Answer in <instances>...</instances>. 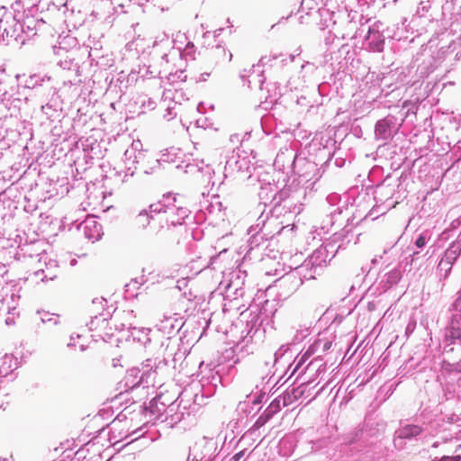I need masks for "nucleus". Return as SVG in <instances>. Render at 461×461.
<instances>
[{"mask_svg": "<svg viewBox=\"0 0 461 461\" xmlns=\"http://www.w3.org/2000/svg\"><path fill=\"white\" fill-rule=\"evenodd\" d=\"M73 339H74V337H73V335H72V336L70 337V340H73ZM73 346H74L73 341H70V342H68V347H73Z\"/></svg>", "mask_w": 461, "mask_h": 461, "instance_id": "e2e57ef3", "label": "nucleus"}, {"mask_svg": "<svg viewBox=\"0 0 461 461\" xmlns=\"http://www.w3.org/2000/svg\"><path fill=\"white\" fill-rule=\"evenodd\" d=\"M309 68L312 72L315 70V66L312 63L306 62L305 64L302 65V69Z\"/></svg>", "mask_w": 461, "mask_h": 461, "instance_id": "864d4df0", "label": "nucleus"}, {"mask_svg": "<svg viewBox=\"0 0 461 461\" xmlns=\"http://www.w3.org/2000/svg\"><path fill=\"white\" fill-rule=\"evenodd\" d=\"M105 304H106V301L103 297H101V298H95L92 301V305H93V307L96 308L95 309L96 311L99 310V309L103 310L104 308Z\"/></svg>", "mask_w": 461, "mask_h": 461, "instance_id": "37998d69", "label": "nucleus"}, {"mask_svg": "<svg viewBox=\"0 0 461 461\" xmlns=\"http://www.w3.org/2000/svg\"><path fill=\"white\" fill-rule=\"evenodd\" d=\"M41 251H37V256H41L43 249H40Z\"/></svg>", "mask_w": 461, "mask_h": 461, "instance_id": "338daca9", "label": "nucleus"}, {"mask_svg": "<svg viewBox=\"0 0 461 461\" xmlns=\"http://www.w3.org/2000/svg\"><path fill=\"white\" fill-rule=\"evenodd\" d=\"M166 41H167V43H169V44H171V43H172V41H169V39H168L167 37H166Z\"/></svg>", "mask_w": 461, "mask_h": 461, "instance_id": "69168bd1", "label": "nucleus"}, {"mask_svg": "<svg viewBox=\"0 0 461 461\" xmlns=\"http://www.w3.org/2000/svg\"><path fill=\"white\" fill-rule=\"evenodd\" d=\"M100 317H102L103 322H104L107 320V318L105 316H104V313H100V316L95 315L94 317H92V320L89 323L91 330H93L94 328H96L98 326L97 322L99 321Z\"/></svg>", "mask_w": 461, "mask_h": 461, "instance_id": "a18cd8bd", "label": "nucleus"}, {"mask_svg": "<svg viewBox=\"0 0 461 461\" xmlns=\"http://www.w3.org/2000/svg\"><path fill=\"white\" fill-rule=\"evenodd\" d=\"M427 425L425 422L420 423H405L395 431L393 443L397 447H402V440L409 441L419 440L426 432Z\"/></svg>", "mask_w": 461, "mask_h": 461, "instance_id": "6e6552de", "label": "nucleus"}, {"mask_svg": "<svg viewBox=\"0 0 461 461\" xmlns=\"http://www.w3.org/2000/svg\"><path fill=\"white\" fill-rule=\"evenodd\" d=\"M274 167L286 175L294 174L308 180L311 172L317 169V165L304 158H297L295 149L291 145L280 148L274 161Z\"/></svg>", "mask_w": 461, "mask_h": 461, "instance_id": "f03ea898", "label": "nucleus"}, {"mask_svg": "<svg viewBox=\"0 0 461 461\" xmlns=\"http://www.w3.org/2000/svg\"><path fill=\"white\" fill-rule=\"evenodd\" d=\"M265 211H266V209H264V210H263L262 214H261V215L259 216V218H258V221H261V222H263V223L265 222V219H264V213H265Z\"/></svg>", "mask_w": 461, "mask_h": 461, "instance_id": "052dcab7", "label": "nucleus"}, {"mask_svg": "<svg viewBox=\"0 0 461 461\" xmlns=\"http://www.w3.org/2000/svg\"><path fill=\"white\" fill-rule=\"evenodd\" d=\"M55 277V275H49L45 273V270L42 268H40L29 276V279H31L32 282L38 283L39 280L41 282H45L46 280H53Z\"/></svg>", "mask_w": 461, "mask_h": 461, "instance_id": "c85d7f7f", "label": "nucleus"}, {"mask_svg": "<svg viewBox=\"0 0 461 461\" xmlns=\"http://www.w3.org/2000/svg\"><path fill=\"white\" fill-rule=\"evenodd\" d=\"M402 278V271L398 267H394L392 270L385 273L382 278V283H384V286L385 289L392 287L393 285L398 284V282Z\"/></svg>", "mask_w": 461, "mask_h": 461, "instance_id": "412c9836", "label": "nucleus"}, {"mask_svg": "<svg viewBox=\"0 0 461 461\" xmlns=\"http://www.w3.org/2000/svg\"><path fill=\"white\" fill-rule=\"evenodd\" d=\"M321 341H318V342H316V343L313 345V347H315V348H319V347L321 346Z\"/></svg>", "mask_w": 461, "mask_h": 461, "instance_id": "0e129e2a", "label": "nucleus"}, {"mask_svg": "<svg viewBox=\"0 0 461 461\" xmlns=\"http://www.w3.org/2000/svg\"><path fill=\"white\" fill-rule=\"evenodd\" d=\"M258 68H257V66L256 65H253L251 68H249V69L247 68H244L240 74V78L244 81L245 78L247 77L248 78V76L251 75V73H255L257 72Z\"/></svg>", "mask_w": 461, "mask_h": 461, "instance_id": "c03bdc74", "label": "nucleus"}, {"mask_svg": "<svg viewBox=\"0 0 461 461\" xmlns=\"http://www.w3.org/2000/svg\"><path fill=\"white\" fill-rule=\"evenodd\" d=\"M461 254V239L453 241L446 249L442 258L454 265Z\"/></svg>", "mask_w": 461, "mask_h": 461, "instance_id": "aec40b11", "label": "nucleus"}, {"mask_svg": "<svg viewBox=\"0 0 461 461\" xmlns=\"http://www.w3.org/2000/svg\"><path fill=\"white\" fill-rule=\"evenodd\" d=\"M1 31L2 38L7 44L13 42L17 45H23L26 41L38 33H49L51 30L43 17L26 14L23 22H20L12 13H8L0 18Z\"/></svg>", "mask_w": 461, "mask_h": 461, "instance_id": "f257e3e1", "label": "nucleus"}, {"mask_svg": "<svg viewBox=\"0 0 461 461\" xmlns=\"http://www.w3.org/2000/svg\"><path fill=\"white\" fill-rule=\"evenodd\" d=\"M161 405V408L158 407L157 400H152L149 402L150 412L153 414L158 413V416L160 414H165V420H167L171 425H175L182 421L185 415L190 416L189 412L180 411V405L176 404L175 402H172L167 407H165V404L163 403Z\"/></svg>", "mask_w": 461, "mask_h": 461, "instance_id": "9b49d317", "label": "nucleus"}, {"mask_svg": "<svg viewBox=\"0 0 461 461\" xmlns=\"http://www.w3.org/2000/svg\"><path fill=\"white\" fill-rule=\"evenodd\" d=\"M453 443H456V441H454L453 439L446 440L442 443L437 441L432 444V447H438L439 446H442L443 451H447L448 446L452 445Z\"/></svg>", "mask_w": 461, "mask_h": 461, "instance_id": "49530a36", "label": "nucleus"}, {"mask_svg": "<svg viewBox=\"0 0 461 461\" xmlns=\"http://www.w3.org/2000/svg\"><path fill=\"white\" fill-rule=\"evenodd\" d=\"M215 202H211L206 210L211 215L216 214L221 212V203L218 201V198H214Z\"/></svg>", "mask_w": 461, "mask_h": 461, "instance_id": "ea45409f", "label": "nucleus"}, {"mask_svg": "<svg viewBox=\"0 0 461 461\" xmlns=\"http://www.w3.org/2000/svg\"><path fill=\"white\" fill-rule=\"evenodd\" d=\"M335 245L327 243L315 249L300 266L306 273H312V279L320 276L327 263L335 256Z\"/></svg>", "mask_w": 461, "mask_h": 461, "instance_id": "7ed1b4c3", "label": "nucleus"}, {"mask_svg": "<svg viewBox=\"0 0 461 461\" xmlns=\"http://www.w3.org/2000/svg\"><path fill=\"white\" fill-rule=\"evenodd\" d=\"M201 167H202V164L199 165L198 163H187L185 166L184 171H185V173L190 174V175L194 176V178H196Z\"/></svg>", "mask_w": 461, "mask_h": 461, "instance_id": "e433bc0d", "label": "nucleus"}, {"mask_svg": "<svg viewBox=\"0 0 461 461\" xmlns=\"http://www.w3.org/2000/svg\"><path fill=\"white\" fill-rule=\"evenodd\" d=\"M312 280V273H306L300 266L278 279L279 294L285 298L294 294L304 281Z\"/></svg>", "mask_w": 461, "mask_h": 461, "instance_id": "20e7f679", "label": "nucleus"}, {"mask_svg": "<svg viewBox=\"0 0 461 461\" xmlns=\"http://www.w3.org/2000/svg\"><path fill=\"white\" fill-rule=\"evenodd\" d=\"M311 0H303L302 1V6L303 7H308V5L310 3Z\"/></svg>", "mask_w": 461, "mask_h": 461, "instance_id": "bf43d9fd", "label": "nucleus"}, {"mask_svg": "<svg viewBox=\"0 0 461 461\" xmlns=\"http://www.w3.org/2000/svg\"><path fill=\"white\" fill-rule=\"evenodd\" d=\"M79 230H82L84 236L88 240L97 241L101 239L102 232V225L97 221L95 216L87 217L80 225Z\"/></svg>", "mask_w": 461, "mask_h": 461, "instance_id": "dca6fc26", "label": "nucleus"}, {"mask_svg": "<svg viewBox=\"0 0 461 461\" xmlns=\"http://www.w3.org/2000/svg\"><path fill=\"white\" fill-rule=\"evenodd\" d=\"M245 453H246V449H242V450L239 451L238 453H236L235 455H233L231 457H230L226 461H240L245 456Z\"/></svg>", "mask_w": 461, "mask_h": 461, "instance_id": "8fccbe9b", "label": "nucleus"}, {"mask_svg": "<svg viewBox=\"0 0 461 461\" xmlns=\"http://www.w3.org/2000/svg\"><path fill=\"white\" fill-rule=\"evenodd\" d=\"M311 348L300 357V358H297L295 359L296 361V365H295V367L293 371V373H295L296 371H298L300 369V367L303 365V363L309 358V357L311 356Z\"/></svg>", "mask_w": 461, "mask_h": 461, "instance_id": "a19ab883", "label": "nucleus"}, {"mask_svg": "<svg viewBox=\"0 0 461 461\" xmlns=\"http://www.w3.org/2000/svg\"><path fill=\"white\" fill-rule=\"evenodd\" d=\"M121 317H122V319L124 320V322L121 323L120 329L121 330L131 329L132 328V323L130 321L133 317V311H123L122 312V316Z\"/></svg>", "mask_w": 461, "mask_h": 461, "instance_id": "f704fd0d", "label": "nucleus"}, {"mask_svg": "<svg viewBox=\"0 0 461 461\" xmlns=\"http://www.w3.org/2000/svg\"><path fill=\"white\" fill-rule=\"evenodd\" d=\"M141 431H142V428H140V429L132 431V433L131 435H129V437H132L137 434H138V436L132 438L131 441H133V440L137 439L138 438H140V436H142L144 434V432H141Z\"/></svg>", "mask_w": 461, "mask_h": 461, "instance_id": "3c124183", "label": "nucleus"}, {"mask_svg": "<svg viewBox=\"0 0 461 461\" xmlns=\"http://www.w3.org/2000/svg\"><path fill=\"white\" fill-rule=\"evenodd\" d=\"M167 200L168 203L166 221L173 226L181 224L182 221L188 217L189 209L183 205L180 196L167 194Z\"/></svg>", "mask_w": 461, "mask_h": 461, "instance_id": "1a4fd4ad", "label": "nucleus"}, {"mask_svg": "<svg viewBox=\"0 0 461 461\" xmlns=\"http://www.w3.org/2000/svg\"><path fill=\"white\" fill-rule=\"evenodd\" d=\"M303 392L300 391L299 388L294 390V398L299 397Z\"/></svg>", "mask_w": 461, "mask_h": 461, "instance_id": "4d7b16f0", "label": "nucleus"}, {"mask_svg": "<svg viewBox=\"0 0 461 461\" xmlns=\"http://www.w3.org/2000/svg\"><path fill=\"white\" fill-rule=\"evenodd\" d=\"M209 76H210V74H209V73H203V74H201V76H200V80H201V81H205Z\"/></svg>", "mask_w": 461, "mask_h": 461, "instance_id": "13d9d810", "label": "nucleus"}, {"mask_svg": "<svg viewBox=\"0 0 461 461\" xmlns=\"http://www.w3.org/2000/svg\"><path fill=\"white\" fill-rule=\"evenodd\" d=\"M453 310L456 312L455 314L461 315V291L459 292L458 297L453 303Z\"/></svg>", "mask_w": 461, "mask_h": 461, "instance_id": "de8ad7c7", "label": "nucleus"}, {"mask_svg": "<svg viewBox=\"0 0 461 461\" xmlns=\"http://www.w3.org/2000/svg\"><path fill=\"white\" fill-rule=\"evenodd\" d=\"M381 23H374L368 28L366 41L370 50L375 52H382L384 49L385 38L380 32Z\"/></svg>", "mask_w": 461, "mask_h": 461, "instance_id": "2eb2a0df", "label": "nucleus"}, {"mask_svg": "<svg viewBox=\"0 0 461 461\" xmlns=\"http://www.w3.org/2000/svg\"><path fill=\"white\" fill-rule=\"evenodd\" d=\"M38 78H39V76L34 75V76H32V77H30V81H31V82L33 84V86H34L35 84H37V83H38Z\"/></svg>", "mask_w": 461, "mask_h": 461, "instance_id": "6e6d98bb", "label": "nucleus"}, {"mask_svg": "<svg viewBox=\"0 0 461 461\" xmlns=\"http://www.w3.org/2000/svg\"><path fill=\"white\" fill-rule=\"evenodd\" d=\"M120 312H114L113 315H112V320H114L116 321L118 319V317L120 316Z\"/></svg>", "mask_w": 461, "mask_h": 461, "instance_id": "680f3d73", "label": "nucleus"}, {"mask_svg": "<svg viewBox=\"0 0 461 461\" xmlns=\"http://www.w3.org/2000/svg\"><path fill=\"white\" fill-rule=\"evenodd\" d=\"M263 72L264 71L262 69H258L257 72H253L251 75L248 76V84L249 87H258L259 89H262L263 84L266 80Z\"/></svg>", "mask_w": 461, "mask_h": 461, "instance_id": "cd10ccee", "label": "nucleus"}, {"mask_svg": "<svg viewBox=\"0 0 461 461\" xmlns=\"http://www.w3.org/2000/svg\"><path fill=\"white\" fill-rule=\"evenodd\" d=\"M146 157L147 155L145 152L135 153V151L127 149L124 152V161L126 164L124 177L132 176L134 175L137 168L135 164H141V167L145 174H151L155 171L156 168L159 167L160 159H153L152 166L150 167H145L143 163L146 159Z\"/></svg>", "mask_w": 461, "mask_h": 461, "instance_id": "0eeeda50", "label": "nucleus"}, {"mask_svg": "<svg viewBox=\"0 0 461 461\" xmlns=\"http://www.w3.org/2000/svg\"><path fill=\"white\" fill-rule=\"evenodd\" d=\"M450 48L451 45H448L447 47H441L439 50H437L435 59L438 66L447 59V57L449 54L453 52V50H450Z\"/></svg>", "mask_w": 461, "mask_h": 461, "instance_id": "2f4dec72", "label": "nucleus"}, {"mask_svg": "<svg viewBox=\"0 0 461 461\" xmlns=\"http://www.w3.org/2000/svg\"><path fill=\"white\" fill-rule=\"evenodd\" d=\"M430 7L431 5L429 0L420 1L418 5L414 15L418 17H424L426 14L429 11Z\"/></svg>", "mask_w": 461, "mask_h": 461, "instance_id": "473e14b6", "label": "nucleus"}, {"mask_svg": "<svg viewBox=\"0 0 461 461\" xmlns=\"http://www.w3.org/2000/svg\"><path fill=\"white\" fill-rule=\"evenodd\" d=\"M142 144L140 140H135L131 143V146L129 148L130 150L135 151V153L138 152H144L142 149Z\"/></svg>", "mask_w": 461, "mask_h": 461, "instance_id": "09e8293b", "label": "nucleus"}, {"mask_svg": "<svg viewBox=\"0 0 461 461\" xmlns=\"http://www.w3.org/2000/svg\"><path fill=\"white\" fill-rule=\"evenodd\" d=\"M401 122H398L397 117L389 114L384 118L377 121L375 128V135L376 140L388 141L397 133Z\"/></svg>", "mask_w": 461, "mask_h": 461, "instance_id": "f8f14e48", "label": "nucleus"}, {"mask_svg": "<svg viewBox=\"0 0 461 461\" xmlns=\"http://www.w3.org/2000/svg\"><path fill=\"white\" fill-rule=\"evenodd\" d=\"M59 316L51 314L50 312H43L41 320L43 323H50L51 325H57L59 323Z\"/></svg>", "mask_w": 461, "mask_h": 461, "instance_id": "4c0bfd02", "label": "nucleus"}, {"mask_svg": "<svg viewBox=\"0 0 461 461\" xmlns=\"http://www.w3.org/2000/svg\"><path fill=\"white\" fill-rule=\"evenodd\" d=\"M309 334V328L303 327L301 329L295 330V334L293 339L294 343H299L301 342L304 338H306Z\"/></svg>", "mask_w": 461, "mask_h": 461, "instance_id": "c9c22d12", "label": "nucleus"}, {"mask_svg": "<svg viewBox=\"0 0 461 461\" xmlns=\"http://www.w3.org/2000/svg\"><path fill=\"white\" fill-rule=\"evenodd\" d=\"M290 197L289 192L286 189L278 190L277 185L273 184H266L262 185L258 192L259 204L258 207L263 205L270 207V212L281 204L282 202L287 201Z\"/></svg>", "mask_w": 461, "mask_h": 461, "instance_id": "39448f33", "label": "nucleus"}, {"mask_svg": "<svg viewBox=\"0 0 461 461\" xmlns=\"http://www.w3.org/2000/svg\"><path fill=\"white\" fill-rule=\"evenodd\" d=\"M300 193H301L300 194H303V195L305 194V191L304 190L300 191Z\"/></svg>", "mask_w": 461, "mask_h": 461, "instance_id": "774afa93", "label": "nucleus"}, {"mask_svg": "<svg viewBox=\"0 0 461 461\" xmlns=\"http://www.w3.org/2000/svg\"><path fill=\"white\" fill-rule=\"evenodd\" d=\"M247 166V160L245 158H240L238 154L232 152L228 158L224 167V176L233 175L236 172L241 171Z\"/></svg>", "mask_w": 461, "mask_h": 461, "instance_id": "f3484780", "label": "nucleus"}, {"mask_svg": "<svg viewBox=\"0 0 461 461\" xmlns=\"http://www.w3.org/2000/svg\"><path fill=\"white\" fill-rule=\"evenodd\" d=\"M150 220V214L148 213L147 209H144L136 216L135 222L139 227L146 228L149 224Z\"/></svg>", "mask_w": 461, "mask_h": 461, "instance_id": "c756f323", "label": "nucleus"}, {"mask_svg": "<svg viewBox=\"0 0 461 461\" xmlns=\"http://www.w3.org/2000/svg\"><path fill=\"white\" fill-rule=\"evenodd\" d=\"M201 164L202 167L195 179L203 185H209L212 181L213 169L209 164L204 165L203 160L201 161Z\"/></svg>", "mask_w": 461, "mask_h": 461, "instance_id": "b1692460", "label": "nucleus"}, {"mask_svg": "<svg viewBox=\"0 0 461 461\" xmlns=\"http://www.w3.org/2000/svg\"><path fill=\"white\" fill-rule=\"evenodd\" d=\"M452 267V264L447 262L444 258H441L437 267V276L439 282H443L448 277Z\"/></svg>", "mask_w": 461, "mask_h": 461, "instance_id": "bb28decb", "label": "nucleus"}, {"mask_svg": "<svg viewBox=\"0 0 461 461\" xmlns=\"http://www.w3.org/2000/svg\"><path fill=\"white\" fill-rule=\"evenodd\" d=\"M34 246H37L36 243L32 244V245H29V246H26L24 249H23V250L24 251V254H28L31 258L32 257V248Z\"/></svg>", "mask_w": 461, "mask_h": 461, "instance_id": "603ef678", "label": "nucleus"}, {"mask_svg": "<svg viewBox=\"0 0 461 461\" xmlns=\"http://www.w3.org/2000/svg\"><path fill=\"white\" fill-rule=\"evenodd\" d=\"M443 352L447 354L454 351V345L458 344L461 348V315L453 314L451 322L445 330L443 339Z\"/></svg>", "mask_w": 461, "mask_h": 461, "instance_id": "9d476101", "label": "nucleus"}, {"mask_svg": "<svg viewBox=\"0 0 461 461\" xmlns=\"http://www.w3.org/2000/svg\"><path fill=\"white\" fill-rule=\"evenodd\" d=\"M194 51L195 47L194 44L191 41L187 42L185 49L181 51L180 50H173L169 54H164L161 58L162 59L168 62V56L176 57V56H185V58H190L191 59H194Z\"/></svg>", "mask_w": 461, "mask_h": 461, "instance_id": "5701e85b", "label": "nucleus"}, {"mask_svg": "<svg viewBox=\"0 0 461 461\" xmlns=\"http://www.w3.org/2000/svg\"><path fill=\"white\" fill-rule=\"evenodd\" d=\"M113 10V0H97L94 5L92 14L96 18H104Z\"/></svg>", "mask_w": 461, "mask_h": 461, "instance_id": "6ab92c4d", "label": "nucleus"}, {"mask_svg": "<svg viewBox=\"0 0 461 461\" xmlns=\"http://www.w3.org/2000/svg\"><path fill=\"white\" fill-rule=\"evenodd\" d=\"M321 359H319L318 357L312 360L307 366L301 371L300 374H303L305 371H312L316 368V373H321L325 370V364L321 363Z\"/></svg>", "mask_w": 461, "mask_h": 461, "instance_id": "7c9ffc66", "label": "nucleus"}, {"mask_svg": "<svg viewBox=\"0 0 461 461\" xmlns=\"http://www.w3.org/2000/svg\"><path fill=\"white\" fill-rule=\"evenodd\" d=\"M280 56L277 55H266L263 56L258 63L256 65L258 69H261V68L266 66H272V62L276 61L279 59Z\"/></svg>", "mask_w": 461, "mask_h": 461, "instance_id": "72a5a7b5", "label": "nucleus"}, {"mask_svg": "<svg viewBox=\"0 0 461 461\" xmlns=\"http://www.w3.org/2000/svg\"><path fill=\"white\" fill-rule=\"evenodd\" d=\"M17 366V359L13 355H5L1 359L0 376H6Z\"/></svg>", "mask_w": 461, "mask_h": 461, "instance_id": "4be33fe9", "label": "nucleus"}, {"mask_svg": "<svg viewBox=\"0 0 461 461\" xmlns=\"http://www.w3.org/2000/svg\"><path fill=\"white\" fill-rule=\"evenodd\" d=\"M331 344H332L331 341H325L324 343H322V350L326 351V350L330 349L331 347Z\"/></svg>", "mask_w": 461, "mask_h": 461, "instance_id": "5fc2aeb1", "label": "nucleus"}, {"mask_svg": "<svg viewBox=\"0 0 461 461\" xmlns=\"http://www.w3.org/2000/svg\"><path fill=\"white\" fill-rule=\"evenodd\" d=\"M415 62L418 63L417 71L421 77H428L438 67L435 59L434 52L428 48L417 53Z\"/></svg>", "mask_w": 461, "mask_h": 461, "instance_id": "ddd939ff", "label": "nucleus"}, {"mask_svg": "<svg viewBox=\"0 0 461 461\" xmlns=\"http://www.w3.org/2000/svg\"><path fill=\"white\" fill-rule=\"evenodd\" d=\"M427 241H428V233L427 232H422L416 239L415 246L418 249H422L427 244Z\"/></svg>", "mask_w": 461, "mask_h": 461, "instance_id": "79ce46f5", "label": "nucleus"}, {"mask_svg": "<svg viewBox=\"0 0 461 461\" xmlns=\"http://www.w3.org/2000/svg\"><path fill=\"white\" fill-rule=\"evenodd\" d=\"M216 452V442L212 438H202L190 447L188 461H213Z\"/></svg>", "mask_w": 461, "mask_h": 461, "instance_id": "423d86ee", "label": "nucleus"}, {"mask_svg": "<svg viewBox=\"0 0 461 461\" xmlns=\"http://www.w3.org/2000/svg\"><path fill=\"white\" fill-rule=\"evenodd\" d=\"M153 363H154L153 360L147 359L145 361V363L142 364V366H143L142 371L140 370L139 368H131V370L128 371V375H127L128 380L130 379V377H134L135 379H138L136 382L135 381L131 382L132 387L139 385L143 381L144 375H149V371L153 367Z\"/></svg>", "mask_w": 461, "mask_h": 461, "instance_id": "a211bd4d", "label": "nucleus"}, {"mask_svg": "<svg viewBox=\"0 0 461 461\" xmlns=\"http://www.w3.org/2000/svg\"><path fill=\"white\" fill-rule=\"evenodd\" d=\"M348 32L341 34L342 39H353L356 38L357 31L353 33L352 32L357 29L356 23L352 21L348 23Z\"/></svg>", "mask_w": 461, "mask_h": 461, "instance_id": "58836bf2", "label": "nucleus"}, {"mask_svg": "<svg viewBox=\"0 0 461 461\" xmlns=\"http://www.w3.org/2000/svg\"><path fill=\"white\" fill-rule=\"evenodd\" d=\"M59 55L62 56L63 54H66L65 59H60L59 64L63 69H73L74 68H77V63H75V58H74V52L73 51H68L61 48H59V50L58 52Z\"/></svg>", "mask_w": 461, "mask_h": 461, "instance_id": "393cba45", "label": "nucleus"}, {"mask_svg": "<svg viewBox=\"0 0 461 461\" xmlns=\"http://www.w3.org/2000/svg\"><path fill=\"white\" fill-rule=\"evenodd\" d=\"M290 403V395H285L284 397H277L272 401L269 406L259 415L255 422L256 428L264 426L273 416L277 413L282 407L286 406Z\"/></svg>", "mask_w": 461, "mask_h": 461, "instance_id": "4468645a", "label": "nucleus"}, {"mask_svg": "<svg viewBox=\"0 0 461 461\" xmlns=\"http://www.w3.org/2000/svg\"><path fill=\"white\" fill-rule=\"evenodd\" d=\"M168 200H167V196H164L162 201H158V203H151L148 210V213L150 214L151 220L155 215L159 213H164L167 215V207Z\"/></svg>", "mask_w": 461, "mask_h": 461, "instance_id": "a878e982", "label": "nucleus"}]
</instances>
